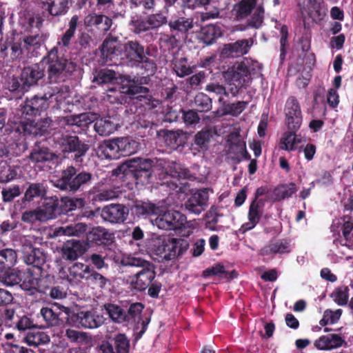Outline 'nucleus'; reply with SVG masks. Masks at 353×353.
<instances>
[{"label":"nucleus","mask_w":353,"mask_h":353,"mask_svg":"<svg viewBox=\"0 0 353 353\" xmlns=\"http://www.w3.org/2000/svg\"><path fill=\"white\" fill-rule=\"evenodd\" d=\"M80 18L78 15H73L68 22V28L58 39L57 46L53 47L46 56L41 60L44 65V71L48 74V79L50 83H57L65 81L68 75H71L77 69V64L67 59L59 54V46L68 48L74 38Z\"/></svg>","instance_id":"nucleus-1"},{"label":"nucleus","mask_w":353,"mask_h":353,"mask_svg":"<svg viewBox=\"0 0 353 353\" xmlns=\"http://www.w3.org/2000/svg\"><path fill=\"white\" fill-rule=\"evenodd\" d=\"M54 94L45 93L43 96L34 95L31 99H27L21 105V117L17 121H14L11 128L12 132L19 135H42L44 131L40 125L35 121L34 117L40 116L50 105V99Z\"/></svg>","instance_id":"nucleus-2"},{"label":"nucleus","mask_w":353,"mask_h":353,"mask_svg":"<svg viewBox=\"0 0 353 353\" xmlns=\"http://www.w3.org/2000/svg\"><path fill=\"white\" fill-rule=\"evenodd\" d=\"M154 161L150 159H132L117 168L114 172L121 174L122 179L128 180V183L144 185L151 182L152 177Z\"/></svg>","instance_id":"nucleus-3"},{"label":"nucleus","mask_w":353,"mask_h":353,"mask_svg":"<svg viewBox=\"0 0 353 353\" xmlns=\"http://www.w3.org/2000/svg\"><path fill=\"white\" fill-rule=\"evenodd\" d=\"M121 263L123 266L140 268L134 274L130 276L127 280L130 288L137 292L145 290L156 277V266L152 262L141 257H123Z\"/></svg>","instance_id":"nucleus-4"},{"label":"nucleus","mask_w":353,"mask_h":353,"mask_svg":"<svg viewBox=\"0 0 353 353\" xmlns=\"http://www.w3.org/2000/svg\"><path fill=\"white\" fill-rule=\"evenodd\" d=\"M149 52L137 40L128 41L123 44V57L126 64L131 68L144 70L147 76L153 75L157 70L154 60L148 57Z\"/></svg>","instance_id":"nucleus-5"},{"label":"nucleus","mask_w":353,"mask_h":353,"mask_svg":"<svg viewBox=\"0 0 353 353\" xmlns=\"http://www.w3.org/2000/svg\"><path fill=\"white\" fill-rule=\"evenodd\" d=\"M187 240L181 238L157 236L150 243V250L159 261H170L181 256L188 248Z\"/></svg>","instance_id":"nucleus-6"},{"label":"nucleus","mask_w":353,"mask_h":353,"mask_svg":"<svg viewBox=\"0 0 353 353\" xmlns=\"http://www.w3.org/2000/svg\"><path fill=\"white\" fill-rule=\"evenodd\" d=\"M93 176L86 171L79 172L73 165H68L61 172V176L54 182V186L61 190L75 193L83 191L91 185Z\"/></svg>","instance_id":"nucleus-7"},{"label":"nucleus","mask_w":353,"mask_h":353,"mask_svg":"<svg viewBox=\"0 0 353 353\" xmlns=\"http://www.w3.org/2000/svg\"><path fill=\"white\" fill-rule=\"evenodd\" d=\"M53 139L64 156L73 154L72 159L76 163L83 162V158L90 148L88 141L81 139L77 135L65 133L55 134Z\"/></svg>","instance_id":"nucleus-8"},{"label":"nucleus","mask_w":353,"mask_h":353,"mask_svg":"<svg viewBox=\"0 0 353 353\" xmlns=\"http://www.w3.org/2000/svg\"><path fill=\"white\" fill-rule=\"evenodd\" d=\"M232 97H236L245 83L249 80L250 72L247 64L243 61L236 62L222 72Z\"/></svg>","instance_id":"nucleus-9"},{"label":"nucleus","mask_w":353,"mask_h":353,"mask_svg":"<svg viewBox=\"0 0 353 353\" xmlns=\"http://www.w3.org/2000/svg\"><path fill=\"white\" fill-rule=\"evenodd\" d=\"M154 224L159 229L165 230H176L185 228L188 224L186 216L179 211H168L159 215Z\"/></svg>","instance_id":"nucleus-10"},{"label":"nucleus","mask_w":353,"mask_h":353,"mask_svg":"<svg viewBox=\"0 0 353 353\" xmlns=\"http://www.w3.org/2000/svg\"><path fill=\"white\" fill-rule=\"evenodd\" d=\"M285 123L289 130H299L302 125L303 115L300 104L297 99L290 97L285 104Z\"/></svg>","instance_id":"nucleus-11"},{"label":"nucleus","mask_w":353,"mask_h":353,"mask_svg":"<svg viewBox=\"0 0 353 353\" xmlns=\"http://www.w3.org/2000/svg\"><path fill=\"white\" fill-rule=\"evenodd\" d=\"M70 310L62 306L55 309L49 307H43L40 310V315L45 322L43 327H53L60 325L68 320Z\"/></svg>","instance_id":"nucleus-12"},{"label":"nucleus","mask_w":353,"mask_h":353,"mask_svg":"<svg viewBox=\"0 0 353 353\" xmlns=\"http://www.w3.org/2000/svg\"><path fill=\"white\" fill-rule=\"evenodd\" d=\"M46 194L47 189L43 183H28L23 198L15 203L14 208L19 210L24 209L34 199H43Z\"/></svg>","instance_id":"nucleus-13"},{"label":"nucleus","mask_w":353,"mask_h":353,"mask_svg":"<svg viewBox=\"0 0 353 353\" xmlns=\"http://www.w3.org/2000/svg\"><path fill=\"white\" fill-rule=\"evenodd\" d=\"M130 340L123 333H118L110 341H103L99 346L101 353H130Z\"/></svg>","instance_id":"nucleus-14"},{"label":"nucleus","mask_w":353,"mask_h":353,"mask_svg":"<svg viewBox=\"0 0 353 353\" xmlns=\"http://www.w3.org/2000/svg\"><path fill=\"white\" fill-rule=\"evenodd\" d=\"M253 43V39L250 38L225 44L221 50L220 57L223 59L241 57L249 52Z\"/></svg>","instance_id":"nucleus-15"},{"label":"nucleus","mask_w":353,"mask_h":353,"mask_svg":"<svg viewBox=\"0 0 353 353\" xmlns=\"http://www.w3.org/2000/svg\"><path fill=\"white\" fill-rule=\"evenodd\" d=\"M44 65L41 61L26 66L21 71V80L23 81L24 88H29L38 84L45 77Z\"/></svg>","instance_id":"nucleus-16"},{"label":"nucleus","mask_w":353,"mask_h":353,"mask_svg":"<svg viewBox=\"0 0 353 353\" xmlns=\"http://www.w3.org/2000/svg\"><path fill=\"white\" fill-rule=\"evenodd\" d=\"M209 189L202 188L192 194L185 203V209L190 213L199 214L208 206Z\"/></svg>","instance_id":"nucleus-17"},{"label":"nucleus","mask_w":353,"mask_h":353,"mask_svg":"<svg viewBox=\"0 0 353 353\" xmlns=\"http://www.w3.org/2000/svg\"><path fill=\"white\" fill-rule=\"evenodd\" d=\"M129 214L128 203L110 204L102 210L101 216L105 221L112 223H122Z\"/></svg>","instance_id":"nucleus-18"},{"label":"nucleus","mask_w":353,"mask_h":353,"mask_svg":"<svg viewBox=\"0 0 353 353\" xmlns=\"http://www.w3.org/2000/svg\"><path fill=\"white\" fill-rule=\"evenodd\" d=\"M113 234L102 227H95L86 233V243L88 247L109 245L113 242Z\"/></svg>","instance_id":"nucleus-19"},{"label":"nucleus","mask_w":353,"mask_h":353,"mask_svg":"<svg viewBox=\"0 0 353 353\" xmlns=\"http://www.w3.org/2000/svg\"><path fill=\"white\" fill-rule=\"evenodd\" d=\"M122 90L116 88H110L107 90V98L111 103H122L123 101V94L125 93L130 96L136 94L148 92V88L144 86L138 85L134 83L130 84L128 87L123 86Z\"/></svg>","instance_id":"nucleus-20"},{"label":"nucleus","mask_w":353,"mask_h":353,"mask_svg":"<svg viewBox=\"0 0 353 353\" xmlns=\"http://www.w3.org/2000/svg\"><path fill=\"white\" fill-rule=\"evenodd\" d=\"M87 250L85 245L81 241L70 239L66 241L61 248L63 259L68 261H75L82 256Z\"/></svg>","instance_id":"nucleus-21"},{"label":"nucleus","mask_w":353,"mask_h":353,"mask_svg":"<svg viewBox=\"0 0 353 353\" xmlns=\"http://www.w3.org/2000/svg\"><path fill=\"white\" fill-rule=\"evenodd\" d=\"M129 213L135 218L147 217L157 213L158 207L150 202L141 200L131 201L128 203Z\"/></svg>","instance_id":"nucleus-22"},{"label":"nucleus","mask_w":353,"mask_h":353,"mask_svg":"<svg viewBox=\"0 0 353 353\" xmlns=\"http://www.w3.org/2000/svg\"><path fill=\"white\" fill-rule=\"evenodd\" d=\"M303 14H307L309 19L314 23H320L326 16L323 0H307L305 7L302 10Z\"/></svg>","instance_id":"nucleus-23"},{"label":"nucleus","mask_w":353,"mask_h":353,"mask_svg":"<svg viewBox=\"0 0 353 353\" xmlns=\"http://www.w3.org/2000/svg\"><path fill=\"white\" fill-rule=\"evenodd\" d=\"M23 261L28 265H32L31 268H42L46 262V254L41 248H37L32 245H26L23 248Z\"/></svg>","instance_id":"nucleus-24"},{"label":"nucleus","mask_w":353,"mask_h":353,"mask_svg":"<svg viewBox=\"0 0 353 353\" xmlns=\"http://www.w3.org/2000/svg\"><path fill=\"white\" fill-rule=\"evenodd\" d=\"M43 199L42 205L38 208L44 221L55 219L57 216L61 214L63 211L61 209L60 201L57 197H45Z\"/></svg>","instance_id":"nucleus-25"},{"label":"nucleus","mask_w":353,"mask_h":353,"mask_svg":"<svg viewBox=\"0 0 353 353\" xmlns=\"http://www.w3.org/2000/svg\"><path fill=\"white\" fill-rule=\"evenodd\" d=\"M218 102L221 106V112L217 110L213 112L214 117L231 115L237 117L247 108L248 102L239 101L236 103H228L225 99L219 98Z\"/></svg>","instance_id":"nucleus-26"},{"label":"nucleus","mask_w":353,"mask_h":353,"mask_svg":"<svg viewBox=\"0 0 353 353\" xmlns=\"http://www.w3.org/2000/svg\"><path fill=\"white\" fill-rule=\"evenodd\" d=\"M194 19L185 17H172L168 21L170 32H176L181 38L186 37L189 30L194 28Z\"/></svg>","instance_id":"nucleus-27"},{"label":"nucleus","mask_w":353,"mask_h":353,"mask_svg":"<svg viewBox=\"0 0 353 353\" xmlns=\"http://www.w3.org/2000/svg\"><path fill=\"white\" fill-rule=\"evenodd\" d=\"M101 52L105 61H112L114 57L123 54V44L117 38H106L101 45Z\"/></svg>","instance_id":"nucleus-28"},{"label":"nucleus","mask_w":353,"mask_h":353,"mask_svg":"<svg viewBox=\"0 0 353 353\" xmlns=\"http://www.w3.org/2000/svg\"><path fill=\"white\" fill-rule=\"evenodd\" d=\"M23 341L27 343L30 348L34 350H40L38 353H46V350L41 347V346L47 345L50 341V338L44 332L33 331L27 333L26 336L23 338Z\"/></svg>","instance_id":"nucleus-29"},{"label":"nucleus","mask_w":353,"mask_h":353,"mask_svg":"<svg viewBox=\"0 0 353 353\" xmlns=\"http://www.w3.org/2000/svg\"><path fill=\"white\" fill-rule=\"evenodd\" d=\"M263 204L262 200H253L251 202L248 214V222L241 226L244 232L252 230L259 223L263 214Z\"/></svg>","instance_id":"nucleus-30"},{"label":"nucleus","mask_w":353,"mask_h":353,"mask_svg":"<svg viewBox=\"0 0 353 353\" xmlns=\"http://www.w3.org/2000/svg\"><path fill=\"white\" fill-rule=\"evenodd\" d=\"M77 319L79 324L88 329H94L100 327L104 323L105 319L102 315L96 314L94 312L86 311L80 312L77 314Z\"/></svg>","instance_id":"nucleus-31"},{"label":"nucleus","mask_w":353,"mask_h":353,"mask_svg":"<svg viewBox=\"0 0 353 353\" xmlns=\"http://www.w3.org/2000/svg\"><path fill=\"white\" fill-rule=\"evenodd\" d=\"M119 148L117 139L105 140L99 145L97 154L101 159H117L120 158Z\"/></svg>","instance_id":"nucleus-32"},{"label":"nucleus","mask_w":353,"mask_h":353,"mask_svg":"<svg viewBox=\"0 0 353 353\" xmlns=\"http://www.w3.org/2000/svg\"><path fill=\"white\" fill-rule=\"evenodd\" d=\"M61 121L67 125L77 126L83 131H86L94 121L93 115L88 112L68 115L63 117Z\"/></svg>","instance_id":"nucleus-33"},{"label":"nucleus","mask_w":353,"mask_h":353,"mask_svg":"<svg viewBox=\"0 0 353 353\" xmlns=\"http://www.w3.org/2000/svg\"><path fill=\"white\" fill-rule=\"evenodd\" d=\"M43 273V268H29L21 274V288L26 291H35L39 276Z\"/></svg>","instance_id":"nucleus-34"},{"label":"nucleus","mask_w":353,"mask_h":353,"mask_svg":"<svg viewBox=\"0 0 353 353\" xmlns=\"http://www.w3.org/2000/svg\"><path fill=\"white\" fill-rule=\"evenodd\" d=\"M346 344L345 339L337 334L321 336L314 342V346L321 350H332Z\"/></svg>","instance_id":"nucleus-35"},{"label":"nucleus","mask_w":353,"mask_h":353,"mask_svg":"<svg viewBox=\"0 0 353 353\" xmlns=\"http://www.w3.org/2000/svg\"><path fill=\"white\" fill-rule=\"evenodd\" d=\"M42 8L51 17L65 15L68 10V0H47L43 2Z\"/></svg>","instance_id":"nucleus-36"},{"label":"nucleus","mask_w":353,"mask_h":353,"mask_svg":"<svg viewBox=\"0 0 353 353\" xmlns=\"http://www.w3.org/2000/svg\"><path fill=\"white\" fill-rule=\"evenodd\" d=\"M84 24L87 27H96L101 32H107L112 25V20L104 14H89L84 19Z\"/></svg>","instance_id":"nucleus-37"},{"label":"nucleus","mask_w":353,"mask_h":353,"mask_svg":"<svg viewBox=\"0 0 353 353\" xmlns=\"http://www.w3.org/2000/svg\"><path fill=\"white\" fill-rule=\"evenodd\" d=\"M223 35L221 28L216 24H208L201 30L200 39L207 45L212 44Z\"/></svg>","instance_id":"nucleus-38"},{"label":"nucleus","mask_w":353,"mask_h":353,"mask_svg":"<svg viewBox=\"0 0 353 353\" xmlns=\"http://www.w3.org/2000/svg\"><path fill=\"white\" fill-rule=\"evenodd\" d=\"M90 269L91 267L88 265L76 262L68 268V277L70 280L72 279L75 281H81L83 279L86 281Z\"/></svg>","instance_id":"nucleus-39"},{"label":"nucleus","mask_w":353,"mask_h":353,"mask_svg":"<svg viewBox=\"0 0 353 353\" xmlns=\"http://www.w3.org/2000/svg\"><path fill=\"white\" fill-rule=\"evenodd\" d=\"M21 281V271L12 268L0 271V283L3 285L11 287L19 284Z\"/></svg>","instance_id":"nucleus-40"},{"label":"nucleus","mask_w":353,"mask_h":353,"mask_svg":"<svg viewBox=\"0 0 353 353\" xmlns=\"http://www.w3.org/2000/svg\"><path fill=\"white\" fill-rule=\"evenodd\" d=\"M297 191L294 183H283L277 185L273 190L274 201H281L291 197Z\"/></svg>","instance_id":"nucleus-41"},{"label":"nucleus","mask_w":353,"mask_h":353,"mask_svg":"<svg viewBox=\"0 0 353 353\" xmlns=\"http://www.w3.org/2000/svg\"><path fill=\"white\" fill-rule=\"evenodd\" d=\"M117 142L119 144L120 157L130 156L136 153L139 148V143L130 137L118 138Z\"/></svg>","instance_id":"nucleus-42"},{"label":"nucleus","mask_w":353,"mask_h":353,"mask_svg":"<svg viewBox=\"0 0 353 353\" xmlns=\"http://www.w3.org/2000/svg\"><path fill=\"white\" fill-rule=\"evenodd\" d=\"M290 252V241L287 239H280L275 242H271L262 249L263 254L265 255L271 254H285Z\"/></svg>","instance_id":"nucleus-43"},{"label":"nucleus","mask_w":353,"mask_h":353,"mask_svg":"<svg viewBox=\"0 0 353 353\" xmlns=\"http://www.w3.org/2000/svg\"><path fill=\"white\" fill-rule=\"evenodd\" d=\"M93 75L92 82L98 85L111 83L117 79V72L108 68L97 70Z\"/></svg>","instance_id":"nucleus-44"},{"label":"nucleus","mask_w":353,"mask_h":353,"mask_svg":"<svg viewBox=\"0 0 353 353\" xmlns=\"http://www.w3.org/2000/svg\"><path fill=\"white\" fill-rule=\"evenodd\" d=\"M87 230V225L83 223H78L74 225L59 227L54 231V235L75 236H79Z\"/></svg>","instance_id":"nucleus-45"},{"label":"nucleus","mask_w":353,"mask_h":353,"mask_svg":"<svg viewBox=\"0 0 353 353\" xmlns=\"http://www.w3.org/2000/svg\"><path fill=\"white\" fill-rule=\"evenodd\" d=\"M144 308L141 303H132L127 310H125L124 318L126 324H134L141 320V314Z\"/></svg>","instance_id":"nucleus-46"},{"label":"nucleus","mask_w":353,"mask_h":353,"mask_svg":"<svg viewBox=\"0 0 353 353\" xmlns=\"http://www.w3.org/2000/svg\"><path fill=\"white\" fill-rule=\"evenodd\" d=\"M17 260L15 250L6 248L0 250V271L12 268Z\"/></svg>","instance_id":"nucleus-47"},{"label":"nucleus","mask_w":353,"mask_h":353,"mask_svg":"<svg viewBox=\"0 0 353 353\" xmlns=\"http://www.w3.org/2000/svg\"><path fill=\"white\" fill-rule=\"evenodd\" d=\"M30 159L36 163H43L53 160L54 154L52 153L49 148L46 147H37L33 148L30 154Z\"/></svg>","instance_id":"nucleus-48"},{"label":"nucleus","mask_w":353,"mask_h":353,"mask_svg":"<svg viewBox=\"0 0 353 353\" xmlns=\"http://www.w3.org/2000/svg\"><path fill=\"white\" fill-rule=\"evenodd\" d=\"M86 281L94 285L100 290H104L108 287V285H110V280L108 278L92 268L88 274Z\"/></svg>","instance_id":"nucleus-49"},{"label":"nucleus","mask_w":353,"mask_h":353,"mask_svg":"<svg viewBox=\"0 0 353 353\" xmlns=\"http://www.w3.org/2000/svg\"><path fill=\"white\" fill-rule=\"evenodd\" d=\"M94 130L99 135L106 137L113 133L116 130V127L112 121L106 119H100L94 122Z\"/></svg>","instance_id":"nucleus-50"},{"label":"nucleus","mask_w":353,"mask_h":353,"mask_svg":"<svg viewBox=\"0 0 353 353\" xmlns=\"http://www.w3.org/2000/svg\"><path fill=\"white\" fill-rule=\"evenodd\" d=\"M103 307L107 314H108L109 317L113 322L117 323H124V309H123L119 305L112 303H106L104 305Z\"/></svg>","instance_id":"nucleus-51"},{"label":"nucleus","mask_w":353,"mask_h":353,"mask_svg":"<svg viewBox=\"0 0 353 353\" xmlns=\"http://www.w3.org/2000/svg\"><path fill=\"white\" fill-rule=\"evenodd\" d=\"M164 138L166 145L172 149H176L185 143V137L181 131H167Z\"/></svg>","instance_id":"nucleus-52"},{"label":"nucleus","mask_w":353,"mask_h":353,"mask_svg":"<svg viewBox=\"0 0 353 353\" xmlns=\"http://www.w3.org/2000/svg\"><path fill=\"white\" fill-rule=\"evenodd\" d=\"M194 104L197 112H207L212 108V100L206 94L199 92L194 97Z\"/></svg>","instance_id":"nucleus-53"},{"label":"nucleus","mask_w":353,"mask_h":353,"mask_svg":"<svg viewBox=\"0 0 353 353\" xmlns=\"http://www.w3.org/2000/svg\"><path fill=\"white\" fill-rule=\"evenodd\" d=\"M298 130H289L284 132L283 137L280 139L279 148L285 151H294L299 150L301 152V148L294 145V134Z\"/></svg>","instance_id":"nucleus-54"},{"label":"nucleus","mask_w":353,"mask_h":353,"mask_svg":"<svg viewBox=\"0 0 353 353\" xmlns=\"http://www.w3.org/2000/svg\"><path fill=\"white\" fill-rule=\"evenodd\" d=\"M245 144L244 141L239 139L230 143L228 154L234 163L241 161L242 151L245 149Z\"/></svg>","instance_id":"nucleus-55"},{"label":"nucleus","mask_w":353,"mask_h":353,"mask_svg":"<svg viewBox=\"0 0 353 353\" xmlns=\"http://www.w3.org/2000/svg\"><path fill=\"white\" fill-rule=\"evenodd\" d=\"M0 317L3 327L14 329L19 315L15 309L7 307L0 310Z\"/></svg>","instance_id":"nucleus-56"},{"label":"nucleus","mask_w":353,"mask_h":353,"mask_svg":"<svg viewBox=\"0 0 353 353\" xmlns=\"http://www.w3.org/2000/svg\"><path fill=\"white\" fill-rule=\"evenodd\" d=\"M256 3V0H241L235 6L236 17L239 19L248 17L254 8Z\"/></svg>","instance_id":"nucleus-57"},{"label":"nucleus","mask_w":353,"mask_h":353,"mask_svg":"<svg viewBox=\"0 0 353 353\" xmlns=\"http://www.w3.org/2000/svg\"><path fill=\"white\" fill-rule=\"evenodd\" d=\"M85 203L83 199H68L64 198L62 199L60 201L61 209L62 210V214H68L72 210H76L77 208H80L83 207Z\"/></svg>","instance_id":"nucleus-58"},{"label":"nucleus","mask_w":353,"mask_h":353,"mask_svg":"<svg viewBox=\"0 0 353 353\" xmlns=\"http://www.w3.org/2000/svg\"><path fill=\"white\" fill-rule=\"evenodd\" d=\"M334 301L340 306H345L348 303L349 288L347 286H340L335 288L331 294Z\"/></svg>","instance_id":"nucleus-59"},{"label":"nucleus","mask_w":353,"mask_h":353,"mask_svg":"<svg viewBox=\"0 0 353 353\" xmlns=\"http://www.w3.org/2000/svg\"><path fill=\"white\" fill-rule=\"evenodd\" d=\"M54 283L53 276L48 274L43 276L42 273L41 276H39L35 291L46 295Z\"/></svg>","instance_id":"nucleus-60"},{"label":"nucleus","mask_w":353,"mask_h":353,"mask_svg":"<svg viewBox=\"0 0 353 353\" xmlns=\"http://www.w3.org/2000/svg\"><path fill=\"white\" fill-rule=\"evenodd\" d=\"M173 70L179 77H184L193 72L192 68L188 64V59L185 57L177 59L173 63Z\"/></svg>","instance_id":"nucleus-61"},{"label":"nucleus","mask_w":353,"mask_h":353,"mask_svg":"<svg viewBox=\"0 0 353 353\" xmlns=\"http://www.w3.org/2000/svg\"><path fill=\"white\" fill-rule=\"evenodd\" d=\"M4 353H38L39 350L28 348L12 342H6L2 344Z\"/></svg>","instance_id":"nucleus-62"},{"label":"nucleus","mask_w":353,"mask_h":353,"mask_svg":"<svg viewBox=\"0 0 353 353\" xmlns=\"http://www.w3.org/2000/svg\"><path fill=\"white\" fill-rule=\"evenodd\" d=\"M280 60L283 63L285 59L287 54V48L288 47V28L285 25H283L280 29Z\"/></svg>","instance_id":"nucleus-63"},{"label":"nucleus","mask_w":353,"mask_h":353,"mask_svg":"<svg viewBox=\"0 0 353 353\" xmlns=\"http://www.w3.org/2000/svg\"><path fill=\"white\" fill-rule=\"evenodd\" d=\"M205 90L208 92L214 93L219 98L224 99V97L228 98L231 96L230 91L228 88H225L223 85L219 83H210L205 86Z\"/></svg>","instance_id":"nucleus-64"}]
</instances>
